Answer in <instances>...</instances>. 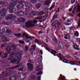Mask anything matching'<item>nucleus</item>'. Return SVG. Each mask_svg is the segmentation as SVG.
Wrapping results in <instances>:
<instances>
[{"label":"nucleus","instance_id":"55","mask_svg":"<svg viewBox=\"0 0 80 80\" xmlns=\"http://www.w3.org/2000/svg\"><path fill=\"white\" fill-rule=\"evenodd\" d=\"M72 10V8H71L69 9L68 10V12H71Z\"/></svg>","mask_w":80,"mask_h":80},{"label":"nucleus","instance_id":"45","mask_svg":"<svg viewBox=\"0 0 80 80\" xmlns=\"http://www.w3.org/2000/svg\"><path fill=\"white\" fill-rule=\"evenodd\" d=\"M28 46H26L25 49V51L28 50Z\"/></svg>","mask_w":80,"mask_h":80},{"label":"nucleus","instance_id":"28","mask_svg":"<svg viewBox=\"0 0 80 80\" xmlns=\"http://www.w3.org/2000/svg\"><path fill=\"white\" fill-rule=\"evenodd\" d=\"M11 24V22H4L2 23V25H8Z\"/></svg>","mask_w":80,"mask_h":80},{"label":"nucleus","instance_id":"57","mask_svg":"<svg viewBox=\"0 0 80 80\" xmlns=\"http://www.w3.org/2000/svg\"><path fill=\"white\" fill-rule=\"evenodd\" d=\"M5 46L4 44H2L1 45V48H3V47H4Z\"/></svg>","mask_w":80,"mask_h":80},{"label":"nucleus","instance_id":"59","mask_svg":"<svg viewBox=\"0 0 80 80\" xmlns=\"http://www.w3.org/2000/svg\"><path fill=\"white\" fill-rule=\"evenodd\" d=\"M46 27H47V26H46L45 25H43L42 26V28H46Z\"/></svg>","mask_w":80,"mask_h":80},{"label":"nucleus","instance_id":"24","mask_svg":"<svg viewBox=\"0 0 80 80\" xmlns=\"http://www.w3.org/2000/svg\"><path fill=\"white\" fill-rule=\"evenodd\" d=\"M35 47H36L35 45H32V48L30 50V51L31 52H33L34 50H35Z\"/></svg>","mask_w":80,"mask_h":80},{"label":"nucleus","instance_id":"38","mask_svg":"<svg viewBox=\"0 0 80 80\" xmlns=\"http://www.w3.org/2000/svg\"><path fill=\"white\" fill-rule=\"evenodd\" d=\"M44 14V12H40L39 13V15H43Z\"/></svg>","mask_w":80,"mask_h":80},{"label":"nucleus","instance_id":"16","mask_svg":"<svg viewBox=\"0 0 80 80\" xmlns=\"http://www.w3.org/2000/svg\"><path fill=\"white\" fill-rule=\"evenodd\" d=\"M7 4H8V2H0V7H2L3 6L6 5H7Z\"/></svg>","mask_w":80,"mask_h":80},{"label":"nucleus","instance_id":"64","mask_svg":"<svg viewBox=\"0 0 80 80\" xmlns=\"http://www.w3.org/2000/svg\"><path fill=\"white\" fill-rule=\"evenodd\" d=\"M77 15H78V16H79V17H80V13L78 14Z\"/></svg>","mask_w":80,"mask_h":80},{"label":"nucleus","instance_id":"4","mask_svg":"<svg viewBox=\"0 0 80 80\" xmlns=\"http://www.w3.org/2000/svg\"><path fill=\"white\" fill-rule=\"evenodd\" d=\"M16 18V16H15L13 14H10L7 16L5 19L6 20H15Z\"/></svg>","mask_w":80,"mask_h":80},{"label":"nucleus","instance_id":"35","mask_svg":"<svg viewBox=\"0 0 80 80\" xmlns=\"http://www.w3.org/2000/svg\"><path fill=\"white\" fill-rule=\"evenodd\" d=\"M21 35H22V34L21 33L15 34V36H16V37H21Z\"/></svg>","mask_w":80,"mask_h":80},{"label":"nucleus","instance_id":"18","mask_svg":"<svg viewBox=\"0 0 80 80\" xmlns=\"http://www.w3.org/2000/svg\"><path fill=\"white\" fill-rule=\"evenodd\" d=\"M39 63L40 62H38V65L36 68V71H37V72L39 71V70H40V69H41V68H39L40 66V64H39Z\"/></svg>","mask_w":80,"mask_h":80},{"label":"nucleus","instance_id":"39","mask_svg":"<svg viewBox=\"0 0 80 80\" xmlns=\"http://www.w3.org/2000/svg\"><path fill=\"white\" fill-rule=\"evenodd\" d=\"M41 74H42V72H38L36 75H37V76H38V75H41Z\"/></svg>","mask_w":80,"mask_h":80},{"label":"nucleus","instance_id":"31","mask_svg":"<svg viewBox=\"0 0 80 80\" xmlns=\"http://www.w3.org/2000/svg\"><path fill=\"white\" fill-rule=\"evenodd\" d=\"M58 46L60 48H62V47H63V44L61 42H60L58 44Z\"/></svg>","mask_w":80,"mask_h":80},{"label":"nucleus","instance_id":"10","mask_svg":"<svg viewBox=\"0 0 80 80\" xmlns=\"http://www.w3.org/2000/svg\"><path fill=\"white\" fill-rule=\"evenodd\" d=\"M17 2H13L12 3H11L10 4L9 6L7 7V9L8 10L9 9H10L11 8H12V7H14L15 5L17 4Z\"/></svg>","mask_w":80,"mask_h":80},{"label":"nucleus","instance_id":"17","mask_svg":"<svg viewBox=\"0 0 80 80\" xmlns=\"http://www.w3.org/2000/svg\"><path fill=\"white\" fill-rule=\"evenodd\" d=\"M26 21V18H21L18 19V22H24Z\"/></svg>","mask_w":80,"mask_h":80},{"label":"nucleus","instance_id":"25","mask_svg":"<svg viewBox=\"0 0 80 80\" xmlns=\"http://www.w3.org/2000/svg\"><path fill=\"white\" fill-rule=\"evenodd\" d=\"M5 28H3L1 29V32L0 34V37H1L2 35H3V34H5Z\"/></svg>","mask_w":80,"mask_h":80},{"label":"nucleus","instance_id":"36","mask_svg":"<svg viewBox=\"0 0 80 80\" xmlns=\"http://www.w3.org/2000/svg\"><path fill=\"white\" fill-rule=\"evenodd\" d=\"M59 57L60 58H63V55L61 54V53H60L59 54Z\"/></svg>","mask_w":80,"mask_h":80},{"label":"nucleus","instance_id":"33","mask_svg":"<svg viewBox=\"0 0 80 80\" xmlns=\"http://www.w3.org/2000/svg\"><path fill=\"white\" fill-rule=\"evenodd\" d=\"M1 39L2 40V41L3 42H7V41H8L7 40V38H1Z\"/></svg>","mask_w":80,"mask_h":80},{"label":"nucleus","instance_id":"19","mask_svg":"<svg viewBox=\"0 0 80 80\" xmlns=\"http://www.w3.org/2000/svg\"><path fill=\"white\" fill-rule=\"evenodd\" d=\"M37 15V12L35 11H32L31 13L30 16L33 17L34 16H35V15Z\"/></svg>","mask_w":80,"mask_h":80},{"label":"nucleus","instance_id":"56","mask_svg":"<svg viewBox=\"0 0 80 80\" xmlns=\"http://www.w3.org/2000/svg\"><path fill=\"white\" fill-rule=\"evenodd\" d=\"M75 46H73V48H74V49H76L77 50H79V49L77 48H75Z\"/></svg>","mask_w":80,"mask_h":80},{"label":"nucleus","instance_id":"5","mask_svg":"<svg viewBox=\"0 0 80 80\" xmlns=\"http://www.w3.org/2000/svg\"><path fill=\"white\" fill-rule=\"evenodd\" d=\"M11 72H9L8 73H5V72H2V74L0 75V78L1 79H2L3 77H7V76H8L10 75H11Z\"/></svg>","mask_w":80,"mask_h":80},{"label":"nucleus","instance_id":"58","mask_svg":"<svg viewBox=\"0 0 80 80\" xmlns=\"http://www.w3.org/2000/svg\"><path fill=\"white\" fill-rule=\"evenodd\" d=\"M40 54L41 55H42V54H43V52L41 50L40 51Z\"/></svg>","mask_w":80,"mask_h":80},{"label":"nucleus","instance_id":"8","mask_svg":"<svg viewBox=\"0 0 80 80\" xmlns=\"http://www.w3.org/2000/svg\"><path fill=\"white\" fill-rule=\"evenodd\" d=\"M0 13L2 17H4L6 15V10L5 9H2L0 11Z\"/></svg>","mask_w":80,"mask_h":80},{"label":"nucleus","instance_id":"3","mask_svg":"<svg viewBox=\"0 0 80 80\" xmlns=\"http://www.w3.org/2000/svg\"><path fill=\"white\" fill-rule=\"evenodd\" d=\"M14 56H15L14 55H11L8 58V60H12L14 59V62H17V61H18V60H21V57H19L18 58H17L15 59V57H13Z\"/></svg>","mask_w":80,"mask_h":80},{"label":"nucleus","instance_id":"9","mask_svg":"<svg viewBox=\"0 0 80 80\" xmlns=\"http://www.w3.org/2000/svg\"><path fill=\"white\" fill-rule=\"evenodd\" d=\"M21 3H24V4H25V7H28V8H31L32 7V6L30 2H23L22 1H21Z\"/></svg>","mask_w":80,"mask_h":80},{"label":"nucleus","instance_id":"53","mask_svg":"<svg viewBox=\"0 0 80 80\" xmlns=\"http://www.w3.org/2000/svg\"><path fill=\"white\" fill-rule=\"evenodd\" d=\"M41 59H38V60H39V61H40V62H41V60L42 59V56H41Z\"/></svg>","mask_w":80,"mask_h":80},{"label":"nucleus","instance_id":"15","mask_svg":"<svg viewBox=\"0 0 80 80\" xmlns=\"http://www.w3.org/2000/svg\"><path fill=\"white\" fill-rule=\"evenodd\" d=\"M50 5V1L49 0L45 1L44 2L43 5L48 7Z\"/></svg>","mask_w":80,"mask_h":80},{"label":"nucleus","instance_id":"61","mask_svg":"<svg viewBox=\"0 0 80 80\" xmlns=\"http://www.w3.org/2000/svg\"><path fill=\"white\" fill-rule=\"evenodd\" d=\"M66 47H69V45L68 44L66 45L65 46Z\"/></svg>","mask_w":80,"mask_h":80},{"label":"nucleus","instance_id":"29","mask_svg":"<svg viewBox=\"0 0 80 80\" xmlns=\"http://www.w3.org/2000/svg\"><path fill=\"white\" fill-rule=\"evenodd\" d=\"M8 54L7 53H4V54H2V57L3 58H5L7 57L8 56Z\"/></svg>","mask_w":80,"mask_h":80},{"label":"nucleus","instance_id":"32","mask_svg":"<svg viewBox=\"0 0 80 80\" xmlns=\"http://www.w3.org/2000/svg\"><path fill=\"white\" fill-rule=\"evenodd\" d=\"M65 79V78L64 76H62V77H59V80H64Z\"/></svg>","mask_w":80,"mask_h":80},{"label":"nucleus","instance_id":"34","mask_svg":"<svg viewBox=\"0 0 80 80\" xmlns=\"http://www.w3.org/2000/svg\"><path fill=\"white\" fill-rule=\"evenodd\" d=\"M54 40L56 44H57L58 43V42H57V39L56 38H54Z\"/></svg>","mask_w":80,"mask_h":80},{"label":"nucleus","instance_id":"21","mask_svg":"<svg viewBox=\"0 0 80 80\" xmlns=\"http://www.w3.org/2000/svg\"><path fill=\"white\" fill-rule=\"evenodd\" d=\"M17 7L18 8V10H19V9H21V8H22L23 7V5L22 4H20L17 6Z\"/></svg>","mask_w":80,"mask_h":80},{"label":"nucleus","instance_id":"62","mask_svg":"<svg viewBox=\"0 0 80 80\" xmlns=\"http://www.w3.org/2000/svg\"><path fill=\"white\" fill-rule=\"evenodd\" d=\"M62 18L63 19V20H65V17H62Z\"/></svg>","mask_w":80,"mask_h":80},{"label":"nucleus","instance_id":"20","mask_svg":"<svg viewBox=\"0 0 80 80\" xmlns=\"http://www.w3.org/2000/svg\"><path fill=\"white\" fill-rule=\"evenodd\" d=\"M25 13V15H28L30 13V9L28 8L26 9Z\"/></svg>","mask_w":80,"mask_h":80},{"label":"nucleus","instance_id":"12","mask_svg":"<svg viewBox=\"0 0 80 80\" xmlns=\"http://www.w3.org/2000/svg\"><path fill=\"white\" fill-rule=\"evenodd\" d=\"M20 78V76L16 75L15 76V77H9V78L10 80H15L16 78Z\"/></svg>","mask_w":80,"mask_h":80},{"label":"nucleus","instance_id":"48","mask_svg":"<svg viewBox=\"0 0 80 80\" xmlns=\"http://www.w3.org/2000/svg\"><path fill=\"white\" fill-rule=\"evenodd\" d=\"M78 25L79 27H80V18L79 19V21L78 22Z\"/></svg>","mask_w":80,"mask_h":80},{"label":"nucleus","instance_id":"60","mask_svg":"<svg viewBox=\"0 0 80 80\" xmlns=\"http://www.w3.org/2000/svg\"><path fill=\"white\" fill-rule=\"evenodd\" d=\"M19 43H21V44L23 43V42L22 41H20Z\"/></svg>","mask_w":80,"mask_h":80},{"label":"nucleus","instance_id":"51","mask_svg":"<svg viewBox=\"0 0 80 80\" xmlns=\"http://www.w3.org/2000/svg\"><path fill=\"white\" fill-rule=\"evenodd\" d=\"M40 78H41L40 76H39L37 78V80H40Z\"/></svg>","mask_w":80,"mask_h":80},{"label":"nucleus","instance_id":"46","mask_svg":"<svg viewBox=\"0 0 80 80\" xmlns=\"http://www.w3.org/2000/svg\"><path fill=\"white\" fill-rule=\"evenodd\" d=\"M18 67H19V66H18V65H17L16 66L13 67L12 68H18Z\"/></svg>","mask_w":80,"mask_h":80},{"label":"nucleus","instance_id":"23","mask_svg":"<svg viewBox=\"0 0 80 80\" xmlns=\"http://www.w3.org/2000/svg\"><path fill=\"white\" fill-rule=\"evenodd\" d=\"M35 78L36 77L34 75L32 74L31 76L30 77L29 80H35Z\"/></svg>","mask_w":80,"mask_h":80},{"label":"nucleus","instance_id":"49","mask_svg":"<svg viewBox=\"0 0 80 80\" xmlns=\"http://www.w3.org/2000/svg\"><path fill=\"white\" fill-rule=\"evenodd\" d=\"M54 7H55V5H53V6H52V7L50 8V9H51V10H52V9H53V8H54Z\"/></svg>","mask_w":80,"mask_h":80},{"label":"nucleus","instance_id":"63","mask_svg":"<svg viewBox=\"0 0 80 80\" xmlns=\"http://www.w3.org/2000/svg\"><path fill=\"white\" fill-rule=\"evenodd\" d=\"M23 36H26V33H23Z\"/></svg>","mask_w":80,"mask_h":80},{"label":"nucleus","instance_id":"22","mask_svg":"<svg viewBox=\"0 0 80 80\" xmlns=\"http://www.w3.org/2000/svg\"><path fill=\"white\" fill-rule=\"evenodd\" d=\"M46 50H48V52H50V51H51V53H52V54H53V55H54V53H57V52L56 51H55L53 50H50V49H49L48 48H46Z\"/></svg>","mask_w":80,"mask_h":80},{"label":"nucleus","instance_id":"1","mask_svg":"<svg viewBox=\"0 0 80 80\" xmlns=\"http://www.w3.org/2000/svg\"><path fill=\"white\" fill-rule=\"evenodd\" d=\"M37 23V21L34 20L33 21H29L26 22L25 24V28H28L30 27H33L35 25L33 23Z\"/></svg>","mask_w":80,"mask_h":80},{"label":"nucleus","instance_id":"2","mask_svg":"<svg viewBox=\"0 0 80 80\" xmlns=\"http://www.w3.org/2000/svg\"><path fill=\"white\" fill-rule=\"evenodd\" d=\"M9 46H8L6 49V51L7 52H10V50H13L15 49L16 48L17 46H16L13 45L11 44L10 45V43L9 44Z\"/></svg>","mask_w":80,"mask_h":80},{"label":"nucleus","instance_id":"43","mask_svg":"<svg viewBox=\"0 0 80 80\" xmlns=\"http://www.w3.org/2000/svg\"><path fill=\"white\" fill-rule=\"evenodd\" d=\"M6 32H7L8 33H11V31H10V29L7 30H6Z\"/></svg>","mask_w":80,"mask_h":80},{"label":"nucleus","instance_id":"40","mask_svg":"<svg viewBox=\"0 0 80 80\" xmlns=\"http://www.w3.org/2000/svg\"><path fill=\"white\" fill-rule=\"evenodd\" d=\"M75 0H72L71 1V3L72 4H73V3H75Z\"/></svg>","mask_w":80,"mask_h":80},{"label":"nucleus","instance_id":"26","mask_svg":"<svg viewBox=\"0 0 80 80\" xmlns=\"http://www.w3.org/2000/svg\"><path fill=\"white\" fill-rule=\"evenodd\" d=\"M41 5V4H40V3L37 4H36L35 6V7L36 8L38 9V8H40Z\"/></svg>","mask_w":80,"mask_h":80},{"label":"nucleus","instance_id":"50","mask_svg":"<svg viewBox=\"0 0 80 80\" xmlns=\"http://www.w3.org/2000/svg\"><path fill=\"white\" fill-rule=\"evenodd\" d=\"M25 75H27V74L23 73L21 75V76H23V77H24V76H25Z\"/></svg>","mask_w":80,"mask_h":80},{"label":"nucleus","instance_id":"13","mask_svg":"<svg viewBox=\"0 0 80 80\" xmlns=\"http://www.w3.org/2000/svg\"><path fill=\"white\" fill-rule=\"evenodd\" d=\"M71 65H80V61H78L77 63L74 61L71 62L69 63Z\"/></svg>","mask_w":80,"mask_h":80},{"label":"nucleus","instance_id":"41","mask_svg":"<svg viewBox=\"0 0 80 80\" xmlns=\"http://www.w3.org/2000/svg\"><path fill=\"white\" fill-rule=\"evenodd\" d=\"M62 62L64 63H67V62H68V60L66 59H63Z\"/></svg>","mask_w":80,"mask_h":80},{"label":"nucleus","instance_id":"11","mask_svg":"<svg viewBox=\"0 0 80 80\" xmlns=\"http://www.w3.org/2000/svg\"><path fill=\"white\" fill-rule=\"evenodd\" d=\"M28 67V70L29 71H32L33 70V65L31 64H27Z\"/></svg>","mask_w":80,"mask_h":80},{"label":"nucleus","instance_id":"30","mask_svg":"<svg viewBox=\"0 0 80 80\" xmlns=\"http://www.w3.org/2000/svg\"><path fill=\"white\" fill-rule=\"evenodd\" d=\"M46 15H45L44 16L42 17H38V18H35L36 19H37L38 20H41V19H42V18H44V17H46Z\"/></svg>","mask_w":80,"mask_h":80},{"label":"nucleus","instance_id":"47","mask_svg":"<svg viewBox=\"0 0 80 80\" xmlns=\"http://www.w3.org/2000/svg\"><path fill=\"white\" fill-rule=\"evenodd\" d=\"M60 47H56L55 48L56 50H60Z\"/></svg>","mask_w":80,"mask_h":80},{"label":"nucleus","instance_id":"7","mask_svg":"<svg viewBox=\"0 0 80 80\" xmlns=\"http://www.w3.org/2000/svg\"><path fill=\"white\" fill-rule=\"evenodd\" d=\"M52 26H55L56 25L57 27H59L60 25V23L58 22L57 20H56L54 21L52 23Z\"/></svg>","mask_w":80,"mask_h":80},{"label":"nucleus","instance_id":"27","mask_svg":"<svg viewBox=\"0 0 80 80\" xmlns=\"http://www.w3.org/2000/svg\"><path fill=\"white\" fill-rule=\"evenodd\" d=\"M15 11H16L15 8H13L10 9L9 12L10 13H13V12H15Z\"/></svg>","mask_w":80,"mask_h":80},{"label":"nucleus","instance_id":"37","mask_svg":"<svg viewBox=\"0 0 80 80\" xmlns=\"http://www.w3.org/2000/svg\"><path fill=\"white\" fill-rule=\"evenodd\" d=\"M75 35H76L77 37H78L79 35V34L78 33V32L77 31L75 33H74Z\"/></svg>","mask_w":80,"mask_h":80},{"label":"nucleus","instance_id":"42","mask_svg":"<svg viewBox=\"0 0 80 80\" xmlns=\"http://www.w3.org/2000/svg\"><path fill=\"white\" fill-rule=\"evenodd\" d=\"M31 2L32 3H35L37 2V0H31Z\"/></svg>","mask_w":80,"mask_h":80},{"label":"nucleus","instance_id":"54","mask_svg":"<svg viewBox=\"0 0 80 80\" xmlns=\"http://www.w3.org/2000/svg\"><path fill=\"white\" fill-rule=\"evenodd\" d=\"M23 69L22 68H21L19 69V71H23Z\"/></svg>","mask_w":80,"mask_h":80},{"label":"nucleus","instance_id":"14","mask_svg":"<svg viewBox=\"0 0 80 80\" xmlns=\"http://www.w3.org/2000/svg\"><path fill=\"white\" fill-rule=\"evenodd\" d=\"M16 14L19 16H23L24 14V12L22 11H19L16 13Z\"/></svg>","mask_w":80,"mask_h":80},{"label":"nucleus","instance_id":"44","mask_svg":"<svg viewBox=\"0 0 80 80\" xmlns=\"http://www.w3.org/2000/svg\"><path fill=\"white\" fill-rule=\"evenodd\" d=\"M35 42L36 43H40V41H39L37 39H36L35 40Z\"/></svg>","mask_w":80,"mask_h":80},{"label":"nucleus","instance_id":"6","mask_svg":"<svg viewBox=\"0 0 80 80\" xmlns=\"http://www.w3.org/2000/svg\"><path fill=\"white\" fill-rule=\"evenodd\" d=\"M78 7H76L74 8L72 12V13H75V10H76V12H80V6H79V4H78Z\"/></svg>","mask_w":80,"mask_h":80},{"label":"nucleus","instance_id":"52","mask_svg":"<svg viewBox=\"0 0 80 80\" xmlns=\"http://www.w3.org/2000/svg\"><path fill=\"white\" fill-rule=\"evenodd\" d=\"M72 21V20L71 19H68L67 20V22H70Z\"/></svg>","mask_w":80,"mask_h":80}]
</instances>
